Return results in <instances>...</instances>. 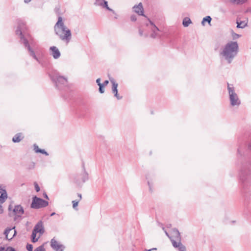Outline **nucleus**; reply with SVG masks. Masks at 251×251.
<instances>
[{
  "instance_id": "e433bc0d",
  "label": "nucleus",
  "mask_w": 251,
  "mask_h": 251,
  "mask_svg": "<svg viewBox=\"0 0 251 251\" xmlns=\"http://www.w3.org/2000/svg\"><path fill=\"white\" fill-rule=\"evenodd\" d=\"M44 197L45 198L47 199H49V197L48 196V195H47L46 193H44Z\"/></svg>"
},
{
  "instance_id": "c9c22d12",
  "label": "nucleus",
  "mask_w": 251,
  "mask_h": 251,
  "mask_svg": "<svg viewBox=\"0 0 251 251\" xmlns=\"http://www.w3.org/2000/svg\"><path fill=\"white\" fill-rule=\"evenodd\" d=\"M34 150L36 152V150H40V149H39L38 146H37L35 144L34 145Z\"/></svg>"
},
{
  "instance_id": "5701e85b",
  "label": "nucleus",
  "mask_w": 251,
  "mask_h": 251,
  "mask_svg": "<svg viewBox=\"0 0 251 251\" xmlns=\"http://www.w3.org/2000/svg\"><path fill=\"white\" fill-rule=\"evenodd\" d=\"M229 1L233 4H241L245 3L247 0H229Z\"/></svg>"
},
{
  "instance_id": "4be33fe9",
  "label": "nucleus",
  "mask_w": 251,
  "mask_h": 251,
  "mask_svg": "<svg viewBox=\"0 0 251 251\" xmlns=\"http://www.w3.org/2000/svg\"><path fill=\"white\" fill-rule=\"evenodd\" d=\"M191 23V21L188 17L185 18L183 20L182 24L184 27H187Z\"/></svg>"
},
{
  "instance_id": "1a4fd4ad",
  "label": "nucleus",
  "mask_w": 251,
  "mask_h": 251,
  "mask_svg": "<svg viewBox=\"0 0 251 251\" xmlns=\"http://www.w3.org/2000/svg\"><path fill=\"white\" fill-rule=\"evenodd\" d=\"M8 209L9 211L12 210L13 215L18 217H21L24 213V208L21 205H15L14 208H12L11 205H9Z\"/></svg>"
},
{
  "instance_id": "7c9ffc66",
  "label": "nucleus",
  "mask_w": 251,
  "mask_h": 251,
  "mask_svg": "<svg viewBox=\"0 0 251 251\" xmlns=\"http://www.w3.org/2000/svg\"><path fill=\"white\" fill-rule=\"evenodd\" d=\"M130 20L132 22H135L137 20L136 16L134 15H132L130 16Z\"/></svg>"
},
{
  "instance_id": "6e6552de",
  "label": "nucleus",
  "mask_w": 251,
  "mask_h": 251,
  "mask_svg": "<svg viewBox=\"0 0 251 251\" xmlns=\"http://www.w3.org/2000/svg\"><path fill=\"white\" fill-rule=\"evenodd\" d=\"M49 203L42 199L34 197L33 198L31 207L35 209H39L41 207H45L48 206Z\"/></svg>"
},
{
  "instance_id": "f257e3e1",
  "label": "nucleus",
  "mask_w": 251,
  "mask_h": 251,
  "mask_svg": "<svg viewBox=\"0 0 251 251\" xmlns=\"http://www.w3.org/2000/svg\"><path fill=\"white\" fill-rule=\"evenodd\" d=\"M239 46L237 42L230 41L221 48L220 55L223 60L230 64L237 56Z\"/></svg>"
},
{
  "instance_id": "9b49d317",
  "label": "nucleus",
  "mask_w": 251,
  "mask_h": 251,
  "mask_svg": "<svg viewBox=\"0 0 251 251\" xmlns=\"http://www.w3.org/2000/svg\"><path fill=\"white\" fill-rule=\"evenodd\" d=\"M50 246L55 251H63L65 248L63 245L59 243L54 238L51 240Z\"/></svg>"
},
{
  "instance_id": "79ce46f5",
  "label": "nucleus",
  "mask_w": 251,
  "mask_h": 251,
  "mask_svg": "<svg viewBox=\"0 0 251 251\" xmlns=\"http://www.w3.org/2000/svg\"><path fill=\"white\" fill-rule=\"evenodd\" d=\"M148 184H149V187H150V191H152L151 190V186L150 185V183L149 182H148Z\"/></svg>"
},
{
  "instance_id": "f03ea898",
  "label": "nucleus",
  "mask_w": 251,
  "mask_h": 251,
  "mask_svg": "<svg viewBox=\"0 0 251 251\" xmlns=\"http://www.w3.org/2000/svg\"><path fill=\"white\" fill-rule=\"evenodd\" d=\"M54 30L59 38L67 44L70 41L72 37L71 31L64 25L61 17H58L54 26Z\"/></svg>"
},
{
  "instance_id": "cd10ccee",
  "label": "nucleus",
  "mask_w": 251,
  "mask_h": 251,
  "mask_svg": "<svg viewBox=\"0 0 251 251\" xmlns=\"http://www.w3.org/2000/svg\"><path fill=\"white\" fill-rule=\"evenodd\" d=\"M79 202V201H73V207L74 208H75L78 206V203Z\"/></svg>"
},
{
  "instance_id": "6ab92c4d",
  "label": "nucleus",
  "mask_w": 251,
  "mask_h": 251,
  "mask_svg": "<svg viewBox=\"0 0 251 251\" xmlns=\"http://www.w3.org/2000/svg\"><path fill=\"white\" fill-rule=\"evenodd\" d=\"M7 198V194L6 192L4 193H2L1 195L0 196V213H1L3 212V209L2 208V206L1 205V204L3 203L5 201V200Z\"/></svg>"
},
{
  "instance_id": "bb28decb",
  "label": "nucleus",
  "mask_w": 251,
  "mask_h": 251,
  "mask_svg": "<svg viewBox=\"0 0 251 251\" xmlns=\"http://www.w3.org/2000/svg\"><path fill=\"white\" fill-rule=\"evenodd\" d=\"M36 152H40V153L44 154L46 155H49L48 152H46L44 150L40 149V150H36Z\"/></svg>"
},
{
  "instance_id": "ddd939ff",
  "label": "nucleus",
  "mask_w": 251,
  "mask_h": 251,
  "mask_svg": "<svg viewBox=\"0 0 251 251\" xmlns=\"http://www.w3.org/2000/svg\"><path fill=\"white\" fill-rule=\"evenodd\" d=\"M110 81L112 84V90L113 93L114 94V96L116 97L118 100H120L122 99V97H120L118 94V83L116 82L115 80L113 78H110Z\"/></svg>"
},
{
  "instance_id": "a878e982",
  "label": "nucleus",
  "mask_w": 251,
  "mask_h": 251,
  "mask_svg": "<svg viewBox=\"0 0 251 251\" xmlns=\"http://www.w3.org/2000/svg\"><path fill=\"white\" fill-rule=\"evenodd\" d=\"M34 251H46V250L44 247V246L42 245L36 248Z\"/></svg>"
},
{
  "instance_id": "9d476101",
  "label": "nucleus",
  "mask_w": 251,
  "mask_h": 251,
  "mask_svg": "<svg viewBox=\"0 0 251 251\" xmlns=\"http://www.w3.org/2000/svg\"><path fill=\"white\" fill-rule=\"evenodd\" d=\"M147 26L151 30L152 33L150 35L151 38H155L158 36L159 29L153 23L149 21V23L147 24Z\"/></svg>"
},
{
  "instance_id": "2f4dec72",
  "label": "nucleus",
  "mask_w": 251,
  "mask_h": 251,
  "mask_svg": "<svg viewBox=\"0 0 251 251\" xmlns=\"http://www.w3.org/2000/svg\"><path fill=\"white\" fill-rule=\"evenodd\" d=\"M35 189L37 192L40 191V187L36 182H34Z\"/></svg>"
},
{
  "instance_id": "412c9836",
  "label": "nucleus",
  "mask_w": 251,
  "mask_h": 251,
  "mask_svg": "<svg viewBox=\"0 0 251 251\" xmlns=\"http://www.w3.org/2000/svg\"><path fill=\"white\" fill-rule=\"evenodd\" d=\"M21 134L20 133L16 134L12 138L13 142L15 143L19 142L20 141H21Z\"/></svg>"
},
{
  "instance_id": "aec40b11",
  "label": "nucleus",
  "mask_w": 251,
  "mask_h": 251,
  "mask_svg": "<svg viewBox=\"0 0 251 251\" xmlns=\"http://www.w3.org/2000/svg\"><path fill=\"white\" fill-rule=\"evenodd\" d=\"M37 232H34V231L33 230L32 234H31V238H32V242L33 243H35L38 241V239L40 237V235H38L37 237Z\"/></svg>"
},
{
  "instance_id": "0eeeda50",
  "label": "nucleus",
  "mask_w": 251,
  "mask_h": 251,
  "mask_svg": "<svg viewBox=\"0 0 251 251\" xmlns=\"http://www.w3.org/2000/svg\"><path fill=\"white\" fill-rule=\"evenodd\" d=\"M88 174L83 167V172L81 174L75 176L74 180L75 183L78 185H79L87 181L88 179Z\"/></svg>"
},
{
  "instance_id": "2eb2a0df",
  "label": "nucleus",
  "mask_w": 251,
  "mask_h": 251,
  "mask_svg": "<svg viewBox=\"0 0 251 251\" xmlns=\"http://www.w3.org/2000/svg\"><path fill=\"white\" fill-rule=\"evenodd\" d=\"M134 12L138 14L139 15H144V8L143 7L142 3L140 2L138 4L134 5L132 8Z\"/></svg>"
},
{
  "instance_id": "c85d7f7f",
  "label": "nucleus",
  "mask_w": 251,
  "mask_h": 251,
  "mask_svg": "<svg viewBox=\"0 0 251 251\" xmlns=\"http://www.w3.org/2000/svg\"><path fill=\"white\" fill-rule=\"evenodd\" d=\"M26 249L28 251H32L33 246L31 244H27L26 245Z\"/></svg>"
},
{
  "instance_id": "c03bdc74",
  "label": "nucleus",
  "mask_w": 251,
  "mask_h": 251,
  "mask_svg": "<svg viewBox=\"0 0 251 251\" xmlns=\"http://www.w3.org/2000/svg\"><path fill=\"white\" fill-rule=\"evenodd\" d=\"M55 214V212H53L51 214H50V216H52L53 215H54Z\"/></svg>"
},
{
  "instance_id": "423d86ee",
  "label": "nucleus",
  "mask_w": 251,
  "mask_h": 251,
  "mask_svg": "<svg viewBox=\"0 0 251 251\" xmlns=\"http://www.w3.org/2000/svg\"><path fill=\"white\" fill-rule=\"evenodd\" d=\"M230 104L232 106H239L241 101L237 94L235 93L234 88L229 84L227 85Z\"/></svg>"
},
{
  "instance_id": "c756f323",
  "label": "nucleus",
  "mask_w": 251,
  "mask_h": 251,
  "mask_svg": "<svg viewBox=\"0 0 251 251\" xmlns=\"http://www.w3.org/2000/svg\"><path fill=\"white\" fill-rule=\"evenodd\" d=\"M99 86V91L100 93L102 94L104 92V90L103 89L104 86L103 85H101Z\"/></svg>"
},
{
  "instance_id": "dca6fc26",
  "label": "nucleus",
  "mask_w": 251,
  "mask_h": 251,
  "mask_svg": "<svg viewBox=\"0 0 251 251\" xmlns=\"http://www.w3.org/2000/svg\"><path fill=\"white\" fill-rule=\"evenodd\" d=\"M95 4L96 5L100 6L102 7L105 8L108 10L114 13V11L108 7L107 1H105V0H96Z\"/></svg>"
},
{
  "instance_id": "39448f33",
  "label": "nucleus",
  "mask_w": 251,
  "mask_h": 251,
  "mask_svg": "<svg viewBox=\"0 0 251 251\" xmlns=\"http://www.w3.org/2000/svg\"><path fill=\"white\" fill-rule=\"evenodd\" d=\"M50 78L55 83L56 86L58 89H61L62 87L67 85L68 81L67 78L60 75L57 72L50 75Z\"/></svg>"
},
{
  "instance_id": "a211bd4d",
  "label": "nucleus",
  "mask_w": 251,
  "mask_h": 251,
  "mask_svg": "<svg viewBox=\"0 0 251 251\" xmlns=\"http://www.w3.org/2000/svg\"><path fill=\"white\" fill-rule=\"evenodd\" d=\"M236 23L237 28H244L247 26L248 21L247 20L240 21L238 19H237Z\"/></svg>"
},
{
  "instance_id": "4468645a",
  "label": "nucleus",
  "mask_w": 251,
  "mask_h": 251,
  "mask_svg": "<svg viewBox=\"0 0 251 251\" xmlns=\"http://www.w3.org/2000/svg\"><path fill=\"white\" fill-rule=\"evenodd\" d=\"M34 232L39 233V235L41 236L44 232V228L43 227V222L39 221L34 226L33 228Z\"/></svg>"
},
{
  "instance_id": "37998d69",
  "label": "nucleus",
  "mask_w": 251,
  "mask_h": 251,
  "mask_svg": "<svg viewBox=\"0 0 251 251\" xmlns=\"http://www.w3.org/2000/svg\"><path fill=\"white\" fill-rule=\"evenodd\" d=\"M113 14H114L116 16L115 17V19H117V15L116 14V13L114 12V13L113 12Z\"/></svg>"
},
{
  "instance_id": "b1692460",
  "label": "nucleus",
  "mask_w": 251,
  "mask_h": 251,
  "mask_svg": "<svg viewBox=\"0 0 251 251\" xmlns=\"http://www.w3.org/2000/svg\"><path fill=\"white\" fill-rule=\"evenodd\" d=\"M211 18L209 16H206L205 17H204L202 22H201V24L204 25V23L205 22H207L209 24H210V22H211Z\"/></svg>"
},
{
  "instance_id": "58836bf2",
  "label": "nucleus",
  "mask_w": 251,
  "mask_h": 251,
  "mask_svg": "<svg viewBox=\"0 0 251 251\" xmlns=\"http://www.w3.org/2000/svg\"><path fill=\"white\" fill-rule=\"evenodd\" d=\"M152 250H156V248H152L149 250H146V251H151Z\"/></svg>"
},
{
  "instance_id": "f8f14e48",
  "label": "nucleus",
  "mask_w": 251,
  "mask_h": 251,
  "mask_svg": "<svg viewBox=\"0 0 251 251\" xmlns=\"http://www.w3.org/2000/svg\"><path fill=\"white\" fill-rule=\"evenodd\" d=\"M16 231L15 229V227L13 228H7L4 231V234L6 238L8 240H11L16 235Z\"/></svg>"
},
{
  "instance_id": "f704fd0d",
  "label": "nucleus",
  "mask_w": 251,
  "mask_h": 251,
  "mask_svg": "<svg viewBox=\"0 0 251 251\" xmlns=\"http://www.w3.org/2000/svg\"><path fill=\"white\" fill-rule=\"evenodd\" d=\"M109 83V81L108 80H105L103 83H102V85H103V86L104 87H105V86H106Z\"/></svg>"
},
{
  "instance_id": "72a5a7b5",
  "label": "nucleus",
  "mask_w": 251,
  "mask_h": 251,
  "mask_svg": "<svg viewBox=\"0 0 251 251\" xmlns=\"http://www.w3.org/2000/svg\"><path fill=\"white\" fill-rule=\"evenodd\" d=\"M96 82L99 86L102 84V83H100V78L96 80Z\"/></svg>"
},
{
  "instance_id": "4c0bfd02",
  "label": "nucleus",
  "mask_w": 251,
  "mask_h": 251,
  "mask_svg": "<svg viewBox=\"0 0 251 251\" xmlns=\"http://www.w3.org/2000/svg\"><path fill=\"white\" fill-rule=\"evenodd\" d=\"M78 195V197H79V201L82 199V196L80 194H77Z\"/></svg>"
},
{
  "instance_id": "a19ab883",
  "label": "nucleus",
  "mask_w": 251,
  "mask_h": 251,
  "mask_svg": "<svg viewBox=\"0 0 251 251\" xmlns=\"http://www.w3.org/2000/svg\"><path fill=\"white\" fill-rule=\"evenodd\" d=\"M31 0H24V2H25V3H27L29 2Z\"/></svg>"
},
{
  "instance_id": "7ed1b4c3",
  "label": "nucleus",
  "mask_w": 251,
  "mask_h": 251,
  "mask_svg": "<svg viewBox=\"0 0 251 251\" xmlns=\"http://www.w3.org/2000/svg\"><path fill=\"white\" fill-rule=\"evenodd\" d=\"M162 229L164 230L166 235L171 240L174 247L177 248L179 251H186L185 247L181 243L180 234L177 229L173 228L171 231L170 235L165 230L164 227H162Z\"/></svg>"
},
{
  "instance_id": "ea45409f",
  "label": "nucleus",
  "mask_w": 251,
  "mask_h": 251,
  "mask_svg": "<svg viewBox=\"0 0 251 251\" xmlns=\"http://www.w3.org/2000/svg\"><path fill=\"white\" fill-rule=\"evenodd\" d=\"M139 34L141 36L143 35V32L141 29H139Z\"/></svg>"
},
{
  "instance_id": "f3484780",
  "label": "nucleus",
  "mask_w": 251,
  "mask_h": 251,
  "mask_svg": "<svg viewBox=\"0 0 251 251\" xmlns=\"http://www.w3.org/2000/svg\"><path fill=\"white\" fill-rule=\"evenodd\" d=\"M50 54L54 59H57L60 56V52L59 50L55 46L50 47Z\"/></svg>"
},
{
  "instance_id": "20e7f679",
  "label": "nucleus",
  "mask_w": 251,
  "mask_h": 251,
  "mask_svg": "<svg viewBox=\"0 0 251 251\" xmlns=\"http://www.w3.org/2000/svg\"><path fill=\"white\" fill-rule=\"evenodd\" d=\"M24 26V24L23 23H22L21 24H19L17 28V29L16 31V33L17 35L19 34L20 36L21 41H22L25 47H27V50L29 52L30 55L33 58H34L37 61L40 63V60L36 56L34 50L30 47L28 41L24 37L23 35L22 34V29H23Z\"/></svg>"
},
{
  "instance_id": "393cba45",
  "label": "nucleus",
  "mask_w": 251,
  "mask_h": 251,
  "mask_svg": "<svg viewBox=\"0 0 251 251\" xmlns=\"http://www.w3.org/2000/svg\"><path fill=\"white\" fill-rule=\"evenodd\" d=\"M231 36L233 40L237 39L241 37V35L237 34L233 31L231 32Z\"/></svg>"
},
{
  "instance_id": "473e14b6",
  "label": "nucleus",
  "mask_w": 251,
  "mask_h": 251,
  "mask_svg": "<svg viewBox=\"0 0 251 251\" xmlns=\"http://www.w3.org/2000/svg\"><path fill=\"white\" fill-rule=\"evenodd\" d=\"M6 251H16L12 247H8L7 248Z\"/></svg>"
}]
</instances>
